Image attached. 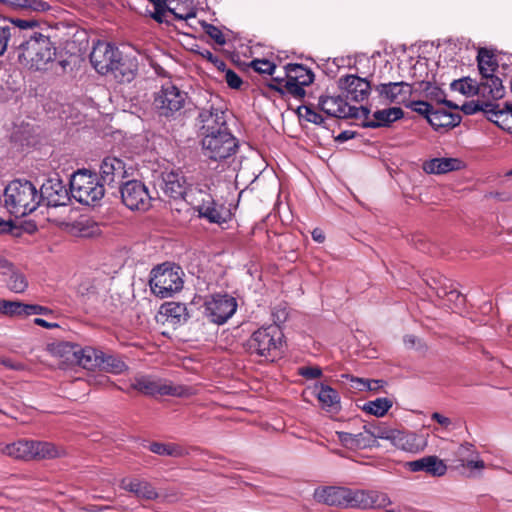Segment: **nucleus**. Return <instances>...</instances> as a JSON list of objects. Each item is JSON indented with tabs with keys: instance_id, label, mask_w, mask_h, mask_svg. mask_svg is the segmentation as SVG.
<instances>
[{
	"instance_id": "f257e3e1",
	"label": "nucleus",
	"mask_w": 512,
	"mask_h": 512,
	"mask_svg": "<svg viewBox=\"0 0 512 512\" xmlns=\"http://www.w3.org/2000/svg\"><path fill=\"white\" fill-rule=\"evenodd\" d=\"M161 189L170 198L184 199L199 213L200 217L206 218L211 223L219 224L224 221L221 210L207 192L206 187H188L186 178L182 173L176 171L163 173Z\"/></svg>"
},
{
	"instance_id": "f03ea898",
	"label": "nucleus",
	"mask_w": 512,
	"mask_h": 512,
	"mask_svg": "<svg viewBox=\"0 0 512 512\" xmlns=\"http://www.w3.org/2000/svg\"><path fill=\"white\" fill-rule=\"evenodd\" d=\"M16 53L24 67L42 71L55 60L56 47L48 36L34 32L17 46Z\"/></svg>"
},
{
	"instance_id": "7ed1b4c3",
	"label": "nucleus",
	"mask_w": 512,
	"mask_h": 512,
	"mask_svg": "<svg viewBox=\"0 0 512 512\" xmlns=\"http://www.w3.org/2000/svg\"><path fill=\"white\" fill-rule=\"evenodd\" d=\"M41 196L29 181L14 180L5 189L4 203L15 217H24L37 209Z\"/></svg>"
},
{
	"instance_id": "20e7f679",
	"label": "nucleus",
	"mask_w": 512,
	"mask_h": 512,
	"mask_svg": "<svg viewBox=\"0 0 512 512\" xmlns=\"http://www.w3.org/2000/svg\"><path fill=\"white\" fill-rule=\"evenodd\" d=\"M283 333L276 324L256 330L245 343V349L251 355L265 359H274L282 346Z\"/></svg>"
},
{
	"instance_id": "39448f33",
	"label": "nucleus",
	"mask_w": 512,
	"mask_h": 512,
	"mask_svg": "<svg viewBox=\"0 0 512 512\" xmlns=\"http://www.w3.org/2000/svg\"><path fill=\"white\" fill-rule=\"evenodd\" d=\"M183 271L179 266L164 263L151 272V291L160 298L171 297L183 288Z\"/></svg>"
},
{
	"instance_id": "423d86ee",
	"label": "nucleus",
	"mask_w": 512,
	"mask_h": 512,
	"mask_svg": "<svg viewBox=\"0 0 512 512\" xmlns=\"http://www.w3.org/2000/svg\"><path fill=\"white\" fill-rule=\"evenodd\" d=\"M70 191L76 201L91 205L104 196V185L96 174L78 170L71 177Z\"/></svg>"
},
{
	"instance_id": "0eeeda50",
	"label": "nucleus",
	"mask_w": 512,
	"mask_h": 512,
	"mask_svg": "<svg viewBox=\"0 0 512 512\" xmlns=\"http://www.w3.org/2000/svg\"><path fill=\"white\" fill-rule=\"evenodd\" d=\"M187 98L185 91L172 82H166L154 94L153 105L160 116L174 118L184 108Z\"/></svg>"
},
{
	"instance_id": "6e6552de",
	"label": "nucleus",
	"mask_w": 512,
	"mask_h": 512,
	"mask_svg": "<svg viewBox=\"0 0 512 512\" xmlns=\"http://www.w3.org/2000/svg\"><path fill=\"white\" fill-rule=\"evenodd\" d=\"M201 147L203 155L208 159L223 161L235 155L238 141L229 131H222L214 135H205L201 139Z\"/></svg>"
},
{
	"instance_id": "1a4fd4ad",
	"label": "nucleus",
	"mask_w": 512,
	"mask_h": 512,
	"mask_svg": "<svg viewBox=\"0 0 512 512\" xmlns=\"http://www.w3.org/2000/svg\"><path fill=\"white\" fill-rule=\"evenodd\" d=\"M131 387L145 395H171L182 397L187 395V388L180 385H173L172 382L153 376H136L131 382Z\"/></svg>"
},
{
	"instance_id": "9d476101",
	"label": "nucleus",
	"mask_w": 512,
	"mask_h": 512,
	"mask_svg": "<svg viewBox=\"0 0 512 512\" xmlns=\"http://www.w3.org/2000/svg\"><path fill=\"white\" fill-rule=\"evenodd\" d=\"M345 508L362 510L382 509L391 504L386 493L374 490H353L348 488Z\"/></svg>"
},
{
	"instance_id": "9b49d317",
	"label": "nucleus",
	"mask_w": 512,
	"mask_h": 512,
	"mask_svg": "<svg viewBox=\"0 0 512 512\" xmlns=\"http://www.w3.org/2000/svg\"><path fill=\"white\" fill-rule=\"evenodd\" d=\"M237 302L229 295H215L206 300L204 314L213 323L224 324L236 312Z\"/></svg>"
},
{
	"instance_id": "f8f14e48",
	"label": "nucleus",
	"mask_w": 512,
	"mask_h": 512,
	"mask_svg": "<svg viewBox=\"0 0 512 512\" xmlns=\"http://www.w3.org/2000/svg\"><path fill=\"white\" fill-rule=\"evenodd\" d=\"M121 198L127 208L137 211H147L152 201L147 187L138 180L127 181L121 187Z\"/></svg>"
},
{
	"instance_id": "ddd939ff",
	"label": "nucleus",
	"mask_w": 512,
	"mask_h": 512,
	"mask_svg": "<svg viewBox=\"0 0 512 512\" xmlns=\"http://www.w3.org/2000/svg\"><path fill=\"white\" fill-rule=\"evenodd\" d=\"M120 53L121 51L116 46L108 42L98 41L90 53V62L98 73L105 75L115 65Z\"/></svg>"
},
{
	"instance_id": "4468645a",
	"label": "nucleus",
	"mask_w": 512,
	"mask_h": 512,
	"mask_svg": "<svg viewBox=\"0 0 512 512\" xmlns=\"http://www.w3.org/2000/svg\"><path fill=\"white\" fill-rule=\"evenodd\" d=\"M77 293L98 314L106 316L114 312L111 297L107 295L100 296L93 282L87 280L80 283Z\"/></svg>"
},
{
	"instance_id": "2eb2a0df",
	"label": "nucleus",
	"mask_w": 512,
	"mask_h": 512,
	"mask_svg": "<svg viewBox=\"0 0 512 512\" xmlns=\"http://www.w3.org/2000/svg\"><path fill=\"white\" fill-rule=\"evenodd\" d=\"M199 121L201 123L200 134L202 138L208 134L214 135L218 134V132L229 131L225 112L221 109H214L213 107L202 109L199 113Z\"/></svg>"
},
{
	"instance_id": "dca6fc26",
	"label": "nucleus",
	"mask_w": 512,
	"mask_h": 512,
	"mask_svg": "<svg viewBox=\"0 0 512 512\" xmlns=\"http://www.w3.org/2000/svg\"><path fill=\"white\" fill-rule=\"evenodd\" d=\"M375 90L384 101L397 104H406L412 94V86L403 81L381 83Z\"/></svg>"
},
{
	"instance_id": "f3484780",
	"label": "nucleus",
	"mask_w": 512,
	"mask_h": 512,
	"mask_svg": "<svg viewBox=\"0 0 512 512\" xmlns=\"http://www.w3.org/2000/svg\"><path fill=\"white\" fill-rule=\"evenodd\" d=\"M126 176L125 163L121 159L111 156L103 159L99 178L103 185L113 186L121 184Z\"/></svg>"
},
{
	"instance_id": "a211bd4d",
	"label": "nucleus",
	"mask_w": 512,
	"mask_h": 512,
	"mask_svg": "<svg viewBox=\"0 0 512 512\" xmlns=\"http://www.w3.org/2000/svg\"><path fill=\"white\" fill-rule=\"evenodd\" d=\"M39 196L48 206H62L69 200L68 192L59 178H50L41 186Z\"/></svg>"
},
{
	"instance_id": "6ab92c4d",
	"label": "nucleus",
	"mask_w": 512,
	"mask_h": 512,
	"mask_svg": "<svg viewBox=\"0 0 512 512\" xmlns=\"http://www.w3.org/2000/svg\"><path fill=\"white\" fill-rule=\"evenodd\" d=\"M405 467L411 472H425L433 477H441L447 472V465L435 455L406 462Z\"/></svg>"
},
{
	"instance_id": "aec40b11",
	"label": "nucleus",
	"mask_w": 512,
	"mask_h": 512,
	"mask_svg": "<svg viewBox=\"0 0 512 512\" xmlns=\"http://www.w3.org/2000/svg\"><path fill=\"white\" fill-rule=\"evenodd\" d=\"M339 85L346 92V97L355 102L366 99L371 89L370 83L366 79L355 75L341 78Z\"/></svg>"
},
{
	"instance_id": "412c9836",
	"label": "nucleus",
	"mask_w": 512,
	"mask_h": 512,
	"mask_svg": "<svg viewBox=\"0 0 512 512\" xmlns=\"http://www.w3.org/2000/svg\"><path fill=\"white\" fill-rule=\"evenodd\" d=\"M390 442L398 449L410 453L423 451L427 445L426 440L413 432L394 429Z\"/></svg>"
},
{
	"instance_id": "4be33fe9",
	"label": "nucleus",
	"mask_w": 512,
	"mask_h": 512,
	"mask_svg": "<svg viewBox=\"0 0 512 512\" xmlns=\"http://www.w3.org/2000/svg\"><path fill=\"white\" fill-rule=\"evenodd\" d=\"M138 71V61L136 57L119 54V59L115 62L109 73L121 83L131 82Z\"/></svg>"
},
{
	"instance_id": "5701e85b",
	"label": "nucleus",
	"mask_w": 512,
	"mask_h": 512,
	"mask_svg": "<svg viewBox=\"0 0 512 512\" xmlns=\"http://www.w3.org/2000/svg\"><path fill=\"white\" fill-rule=\"evenodd\" d=\"M318 106L331 117L348 118L353 115V108L340 96H321Z\"/></svg>"
},
{
	"instance_id": "b1692460",
	"label": "nucleus",
	"mask_w": 512,
	"mask_h": 512,
	"mask_svg": "<svg viewBox=\"0 0 512 512\" xmlns=\"http://www.w3.org/2000/svg\"><path fill=\"white\" fill-rule=\"evenodd\" d=\"M120 487L133 493L139 499L155 500L159 497L155 487L143 479L123 478L120 482Z\"/></svg>"
},
{
	"instance_id": "393cba45",
	"label": "nucleus",
	"mask_w": 512,
	"mask_h": 512,
	"mask_svg": "<svg viewBox=\"0 0 512 512\" xmlns=\"http://www.w3.org/2000/svg\"><path fill=\"white\" fill-rule=\"evenodd\" d=\"M346 487L327 486L318 488L314 492V499L329 506L343 507L346 506L347 498Z\"/></svg>"
},
{
	"instance_id": "a878e982",
	"label": "nucleus",
	"mask_w": 512,
	"mask_h": 512,
	"mask_svg": "<svg viewBox=\"0 0 512 512\" xmlns=\"http://www.w3.org/2000/svg\"><path fill=\"white\" fill-rule=\"evenodd\" d=\"M403 110L399 107H390L377 110L371 116H367L364 126L368 128L388 127L393 122L403 117Z\"/></svg>"
},
{
	"instance_id": "bb28decb",
	"label": "nucleus",
	"mask_w": 512,
	"mask_h": 512,
	"mask_svg": "<svg viewBox=\"0 0 512 512\" xmlns=\"http://www.w3.org/2000/svg\"><path fill=\"white\" fill-rule=\"evenodd\" d=\"M160 314L166 317V322L171 325H180L188 320V312L185 304L178 302H166L160 307Z\"/></svg>"
},
{
	"instance_id": "cd10ccee",
	"label": "nucleus",
	"mask_w": 512,
	"mask_h": 512,
	"mask_svg": "<svg viewBox=\"0 0 512 512\" xmlns=\"http://www.w3.org/2000/svg\"><path fill=\"white\" fill-rule=\"evenodd\" d=\"M461 121V116L457 113L448 112L443 108L433 109L428 117V122L435 129L452 128Z\"/></svg>"
},
{
	"instance_id": "c85d7f7f",
	"label": "nucleus",
	"mask_w": 512,
	"mask_h": 512,
	"mask_svg": "<svg viewBox=\"0 0 512 512\" xmlns=\"http://www.w3.org/2000/svg\"><path fill=\"white\" fill-rule=\"evenodd\" d=\"M460 167L461 161L457 158H434L423 164V170L428 174H444Z\"/></svg>"
},
{
	"instance_id": "c756f323",
	"label": "nucleus",
	"mask_w": 512,
	"mask_h": 512,
	"mask_svg": "<svg viewBox=\"0 0 512 512\" xmlns=\"http://www.w3.org/2000/svg\"><path fill=\"white\" fill-rule=\"evenodd\" d=\"M33 440H19L2 448V453L15 459H33Z\"/></svg>"
},
{
	"instance_id": "7c9ffc66",
	"label": "nucleus",
	"mask_w": 512,
	"mask_h": 512,
	"mask_svg": "<svg viewBox=\"0 0 512 512\" xmlns=\"http://www.w3.org/2000/svg\"><path fill=\"white\" fill-rule=\"evenodd\" d=\"M479 91L483 96L491 97L494 100L501 99L504 96L502 81L494 74L481 78Z\"/></svg>"
},
{
	"instance_id": "2f4dec72",
	"label": "nucleus",
	"mask_w": 512,
	"mask_h": 512,
	"mask_svg": "<svg viewBox=\"0 0 512 512\" xmlns=\"http://www.w3.org/2000/svg\"><path fill=\"white\" fill-rule=\"evenodd\" d=\"M488 119L503 130L512 133V104L506 103L503 109H500L498 104H494Z\"/></svg>"
},
{
	"instance_id": "473e14b6",
	"label": "nucleus",
	"mask_w": 512,
	"mask_h": 512,
	"mask_svg": "<svg viewBox=\"0 0 512 512\" xmlns=\"http://www.w3.org/2000/svg\"><path fill=\"white\" fill-rule=\"evenodd\" d=\"M285 76L290 81L308 86L314 80L313 72L302 64H288L285 66Z\"/></svg>"
},
{
	"instance_id": "72a5a7b5",
	"label": "nucleus",
	"mask_w": 512,
	"mask_h": 512,
	"mask_svg": "<svg viewBox=\"0 0 512 512\" xmlns=\"http://www.w3.org/2000/svg\"><path fill=\"white\" fill-rule=\"evenodd\" d=\"M364 430L366 433L367 439L370 442V447L378 446L377 440H391L394 429L386 426L383 423H371L364 425Z\"/></svg>"
},
{
	"instance_id": "f704fd0d",
	"label": "nucleus",
	"mask_w": 512,
	"mask_h": 512,
	"mask_svg": "<svg viewBox=\"0 0 512 512\" xmlns=\"http://www.w3.org/2000/svg\"><path fill=\"white\" fill-rule=\"evenodd\" d=\"M102 351L93 347L79 348L75 365H79L84 369L93 370L98 368Z\"/></svg>"
},
{
	"instance_id": "c9c22d12",
	"label": "nucleus",
	"mask_w": 512,
	"mask_h": 512,
	"mask_svg": "<svg viewBox=\"0 0 512 512\" xmlns=\"http://www.w3.org/2000/svg\"><path fill=\"white\" fill-rule=\"evenodd\" d=\"M33 459H53L65 454L64 449L50 442H41L33 440Z\"/></svg>"
},
{
	"instance_id": "e433bc0d",
	"label": "nucleus",
	"mask_w": 512,
	"mask_h": 512,
	"mask_svg": "<svg viewBox=\"0 0 512 512\" xmlns=\"http://www.w3.org/2000/svg\"><path fill=\"white\" fill-rule=\"evenodd\" d=\"M0 3L14 9L33 12H47L51 8L50 4L44 0H0Z\"/></svg>"
},
{
	"instance_id": "4c0bfd02",
	"label": "nucleus",
	"mask_w": 512,
	"mask_h": 512,
	"mask_svg": "<svg viewBox=\"0 0 512 512\" xmlns=\"http://www.w3.org/2000/svg\"><path fill=\"white\" fill-rule=\"evenodd\" d=\"M317 398L319 402L322 404V407L327 410L337 411L340 408V397L338 392L328 385H320V389L317 393Z\"/></svg>"
},
{
	"instance_id": "58836bf2",
	"label": "nucleus",
	"mask_w": 512,
	"mask_h": 512,
	"mask_svg": "<svg viewBox=\"0 0 512 512\" xmlns=\"http://www.w3.org/2000/svg\"><path fill=\"white\" fill-rule=\"evenodd\" d=\"M337 435L339 441L347 448L363 449L370 447V442L367 437H365V431L358 434H352L349 432H337Z\"/></svg>"
},
{
	"instance_id": "ea45409f",
	"label": "nucleus",
	"mask_w": 512,
	"mask_h": 512,
	"mask_svg": "<svg viewBox=\"0 0 512 512\" xmlns=\"http://www.w3.org/2000/svg\"><path fill=\"white\" fill-rule=\"evenodd\" d=\"M149 450L157 455L183 457L187 454L185 448L174 443L153 442L149 446Z\"/></svg>"
},
{
	"instance_id": "a19ab883",
	"label": "nucleus",
	"mask_w": 512,
	"mask_h": 512,
	"mask_svg": "<svg viewBox=\"0 0 512 512\" xmlns=\"http://www.w3.org/2000/svg\"><path fill=\"white\" fill-rule=\"evenodd\" d=\"M79 348V345L71 342H60L54 346L53 351L63 362L75 365Z\"/></svg>"
},
{
	"instance_id": "79ce46f5",
	"label": "nucleus",
	"mask_w": 512,
	"mask_h": 512,
	"mask_svg": "<svg viewBox=\"0 0 512 512\" xmlns=\"http://www.w3.org/2000/svg\"><path fill=\"white\" fill-rule=\"evenodd\" d=\"M478 68L482 77L494 74L498 67L494 56L486 49H480L477 56Z\"/></svg>"
},
{
	"instance_id": "37998d69",
	"label": "nucleus",
	"mask_w": 512,
	"mask_h": 512,
	"mask_svg": "<svg viewBox=\"0 0 512 512\" xmlns=\"http://www.w3.org/2000/svg\"><path fill=\"white\" fill-rule=\"evenodd\" d=\"M98 368L109 373L120 374L125 370L126 365L120 358L102 352Z\"/></svg>"
},
{
	"instance_id": "c03bdc74",
	"label": "nucleus",
	"mask_w": 512,
	"mask_h": 512,
	"mask_svg": "<svg viewBox=\"0 0 512 512\" xmlns=\"http://www.w3.org/2000/svg\"><path fill=\"white\" fill-rule=\"evenodd\" d=\"M392 402L387 398H377L363 406V410L377 417H382L391 408Z\"/></svg>"
},
{
	"instance_id": "a18cd8bd",
	"label": "nucleus",
	"mask_w": 512,
	"mask_h": 512,
	"mask_svg": "<svg viewBox=\"0 0 512 512\" xmlns=\"http://www.w3.org/2000/svg\"><path fill=\"white\" fill-rule=\"evenodd\" d=\"M154 6V12L151 17L158 23H169L167 12H173V8L169 5V0H148Z\"/></svg>"
},
{
	"instance_id": "49530a36",
	"label": "nucleus",
	"mask_w": 512,
	"mask_h": 512,
	"mask_svg": "<svg viewBox=\"0 0 512 512\" xmlns=\"http://www.w3.org/2000/svg\"><path fill=\"white\" fill-rule=\"evenodd\" d=\"M6 282L7 287L14 293H23L28 287V281L25 275L15 270L11 271Z\"/></svg>"
},
{
	"instance_id": "de8ad7c7",
	"label": "nucleus",
	"mask_w": 512,
	"mask_h": 512,
	"mask_svg": "<svg viewBox=\"0 0 512 512\" xmlns=\"http://www.w3.org/2000/svg\"><path fill=\"white\" fill-rule=\"evenodd\" d=\"M494 109V103L486 101H471L463 104L462 111L467 115H473L479 111L484 112L487 117Z\"/></svg>"
},
{
	"instance_id": "09e8293b",
	"label": "nucleus",
	"mask_w": 512,
	"mask_h": 512,
	"mask_svg": "<svg viewBox=\"0 0 512 512\" xmlns=\"http://www.w3.org/2000/svg\"><path fill=\"white\" fill-rule=\"evenodd\" d=\"M305 85H302L300 83L290 81L286 78V81L283 86H272L273 89L281 92V93H288L292 95L295 98H302L305 95L304 90Z\"/></svg>"
},
{
	"instance_id": "8fccbe9b",
	"label": "nucleus",
	"mask_w": 512,
	"mask_h": 512,
	"mask_svg": "<svg viewBox=\"0 0 512 512\" xmlns=\"http://www.w3.org/2000/svg\"><path fill=\"white\" fill-rule=\"evenodd\" d=\"M476 453L477 451L475 450L474 446L470 443H463L459 445L456 451L454 452L455 460L459 462L458 467Z\"/></svg>"
},
{
	"instance_id": "3c124183",
	"label": "nucleus",
	"mask_w": 512,
	"mask_h": 512,
	"mask_svg": "<svg viewBox=\"0 0 512 512\" xmlns=\"http://www.w3.org/2000/svg\"><path fill=\"white\" fill-rule=\"evenodd\" d=\"M298 115L306 121L316 125H323L324 118L309 106H300L297 109Z\"/></svg>"
},
{
	"instance_id": "603ef678",
	"label": "nucleus",
	"mask_w": 512,
	"mask_h": 512,
	"mask_svg": "<svg viewBox=\"0 0 512 512\" xmlns=\"http://www.w3.org/2000/svg\"><path fill=\"white\" fill-rule=\"evenodd\" d=\"M250 67L260 74L268 75H273L276 70V65L266 59H254L251 61Z\"/></svg>"
},
{
	"instance_id": "864d4df0",
	"label": "nucleus",
	"mask_w": 512,
	"mask_h": 512,
	"mask_svg": "<svg viewBox=\"0 0 512 512\" xmlns=\"http://www.w3.org/2000/svg\"><path fill=\"white\" fill-rule=\"evenodd\" d=\"M405 105L418 114L425 116L427 120L430 112L433 110V107L425 101H407Z\"/></svg>"
},
{
	"instance_id": "5fc2aeb1",
	"label": "nucleus",
	"mask_w": 512,
	"mask_h": 512,
	"mask_svg": "<svg viewBox=\"0 0 512 512\" xmlns=\"http://www.w3.org/2000/svg\"><path fill=\"white\" fill-rule=\"evenodd\" d=\"M17 32V29L10 26H0V56L8 47L10 38Z\"/></svg>"
},
{
	"instance_id": "6e6d98bb",
	"label": "nucleus",
	"mask_w": 512,
	"mask_h": 512,
	"mask_svg": "<svg viewBox=\"0 0 512 512\" xmlns=\"http://www.w3.org/2000/svg\"><path fill=\"white\" fill-rule=\"evenodd\" d=\"M25 304L19 301L6 300L4 314L8 316L24 315Z\"/></svg>"
},
{
	"instance_id": "4d7b16f0",
	"label": "nucleus",
	"mask_w": 512,
	"mask_h": 512,
	"mask_svg": "<svg viewBox=\"0 0 512 512\" xmlns=\"http://www.w3.org/2000/svg\"><path fill=\"white\" fill-rule=\"evenodd\" d=\"M351 381L355 383L354 387L359 390H377L380 388L381 381L379 380H366L362 378H352Z\"/></svg>"
},
{
	"instance_id": "13d9d810",
	"label": "nucleus",
	"mask_w": 512,
	"mask_h": 512,
	"mask_svg": "<svg viewBox=\"0 0 512 512\" xmlns=\"http://www.w3.org/2000/svg\"><path fill=\"white\" fill-rule=\"evenodd\" d=\"M459 467L467 468L470 471L473 470H483L485 468V463L480 459L478 452L473 455L471 458L462 463Z\"/></svg>"
},
{
	"instance_id": "bf43d9fd",
	"label": "nucleus",
	"mask_w": 512,
	"mask_h": 512,
	"mask_svg": "<svg viewBox=\"0 0 512 512\" xmlns=\"http://www.w3.org/2000/svg\"><path fill=\"white\" fill-rule=\"evenodd\" d=\"M206 34L212 38L217 44L223 45L225 44V37L222 31L212 24L205 25Z\"/></svg>"
},
{
	"instance_id": "052dcab7",
	"label": "nucleus",
	"mask_w": 512,
	"mask_h": 512,
	"mask_svg": "<svg viewBox=\"0 0 512 512\" xmlns=\"http://www.w3.org/2000/svg\"><path fill=\"white\" fill-rule=\"evenodd\" d=\"M451 87L462 94H471L474 91V87L465 79L455 80Z\"/></svg>"
},
{
	"instance_id": "680f3d73",
	"label": "nucleus",
	"mask_w": 512,
	"mask_h": 512,
	"mask_svg": "<svg viewBox=\"0 0 512 512\" xmlns=\"http://www.w3.org/2000/svg\"><path fill=\"white\" fill-rule=\"evenodd\" d=\"M51 310L47 307L34 305V304H25L24 315H47L50 314Z\"/></svg>"
},
{
	"instance_id": "e2e57ef3",
	"label": "nucleus",
	"mask_w": 512,
	"mask_h": 512,
	"mask_svg": "<svg viewBox=\"0 0 512 512\" xmlns=\"http://www.w3.org/2000/svg\"><path fill=\"white\" fill-rule=\"evenodd\" d=\"M225 80L230 88L238 89L242 85V80L237 73L228 69L225 74Z\"/></svg>"
},
{
	"instance_id": "0e129e2a",
	"label": "nucleus",
	"mask_w": 512,
	"mask_h": 512,
	"mask_svg": "<svg viewBox=\"0 0 512 512\" xmlns=\"http://www.w3.org/2000/svg\"><path fill=\"white\" fill-rule=\"evenodd\" d=\"M299 374L307 379H316L322 375V370L319 367H302L299 369Z\"/></svg>"
},
{
	"instance_id": "69168bd1",
	"label": "nucleus",
	"mask_w": 512,
	"mask_h": 512,
	"mask_svg": "<svg viewBox=\"0 0 512 512\" xmlns=\"http://www.w3.org/2000/svg\"><path fill=\"white\" fill-rule=\"evenodd\" d=\"M431 419L437 422L444 430H449L452 426V420L438 412L432 413Z\"/></svg>"
},
{
	"instance_id": "338daca9",
	"label": "nucleus",
	"mask_w": 512,
	"mask_h": 512,
	"mask_svg": "<svg viewBox=\"0 0 512 512\" xmlns=\"http://www.w3.org/2000/svg\"><path fill=\"white\" fill-rule=\"evenodd\" d=\"M12 23L15 25V29L16 28H19V29H28V28H33L35 26H37V21L35 20H24V19H15L12 21Z\"/></svg>"
},
{
	"instance_id": "774afa93",
	"label": "nucleus",
	"mask_w": 512,
	"mask_h": 512,
	"mask_svg": "<svg viewBox=\"0 0 512 512\" xmlns=\"http://www.w3.org/2000/svg\"><path fill=\"white\" fill-rule=\"evenodd\" d=\"M1 364L9 369H12V370H23L24 369V365L22 363L15 362L10 358H2Z\"/></svg>"
}]
</instances>
